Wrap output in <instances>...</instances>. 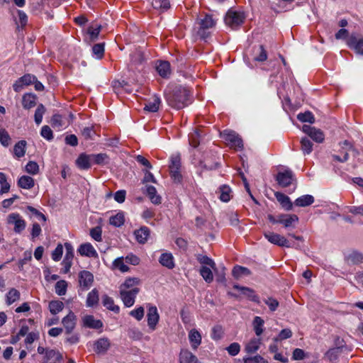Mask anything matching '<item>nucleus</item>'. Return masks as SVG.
I'll use <instances>...</instances> for the list:
<instances>
[{"label":"nucleus","mask_w":363,"mask_h":363,"mask_svg":"<svg viewBox=\"0 0 363 363\" xmlns=\"http://www.w3.org/2000/svg\"><path fill=\"white\" fill-rule=\"evenodd\" d=\"M348 260L354 264H357L363 261V255L358 252H353L348 256Z\"/></svg>","instance_id":"58"},{"label":"nucleus","mask_w":363,"mask_h":363,"mask_svg":"<svg viewBox=\"0 0 363 363\" xmlns=\"http://www.w3.org/2000/svg\"><path fill=\"white\" fill-rule=\"evenodd\" d=\"M94 281L93 274L86 270H83L79 274V282L81 286L84 288H89L91 286Z\"/></svg>","instance_id":"17"},{"label":"nucleus","mask_w":363,"mask_h":363,"mask_svg":"<svg viewBox=\"0 0 363 363\" xmlns=\"http://www.w3.org/2000/svg\"><path fill=\"white\" fill-rule=\"evenodd\" d=\"M131 62L133 64H140L144 60V55L142 51L135 49V51L130 55Z\"/></svg>","instance_id":"52"},{"label":"nucleus","mask_w":363,"mask_h":363,"mask_svg":"<svg viewBox=\"0 0 363 363\" xmlns=\"http://www.w3.org/2000/svg\"><path fill=\"white\" fill-rule=\"evenodd\" d=\"M164 99L167 104L173 108L179 110L187 106L190 91L186 87L180 85L169 86L164 91Z\"/></svg>","instance_id":"1"},{"label":"nucleus","mask_w":363,"mask_h":363,"mask_svg":"<svg viewBox=\"0 0 363 363\" xmlns=\"http://www.w3.org/2000/svg\"><path fill=\"white\" fill-rule=\"evenodd\" d=\"M294 174L289 170H285L284 172H279L277 174L276 180L279 185L282 187H287L292 184L294 179Z\"/></svg>","instance_id":"10"},{"label":"nucleus","mask_w":363,"mask_h":363,"mask_svg":"<svg viewBox=\"0 0 363 363\" xmlns=\"http://www.w3.org/2000/svg\"><path fill=\"white\" fill-rule=\"evenodd\" d=\"M217 159L216 155L213 153L207 152L204 153L203 159L200 161V165L206 170L216 169L220 166Z\"/></svg>","instance_id":"6"},{"label":"nucleus","mask_w":363,"mask_h":363,"mask_svg":"<svg viewBox=\"0 0 363 363\" xmlns=\"http://www.w3.org/2000/svg\"><path fill=\"white\" fill-rule=\"evenodd\" d=\"M264 302L269 306V308L271 311H275L279 304V301L272 297H269L264 299Z\"/></svg>","instance_id":"61"},{"label":"nucleus","mask_w":363,"mask_h":363,"mask_svg":"<svg viewBox=\"0 0 363 363\" xmlns=\"http://www.w3.org/2000/svg\"><path fill=\"white\" fill-rule=\"evenodd\" d=\"M264 238L272 244L279 247H293L289 241L284 236L271 231L264 233Z\"/></svg>","instance_id":"5"},{"label":"nucleus","mask_w":363,"mask_h":363,"mask_svg":"<svg viewBox=\"0 0 363 363\" xmlns=\"http://www.w3.org/2000/svg\"><path fill=\"white\" fill-rule=\"evenodd\" d=\"M253 52L257 54L254 57L255 61L264 62L267 59V53L264 47H258L257 50H255Z\"/></svg>","instance_id":"51"},{"label":"nucleus","mask_w":363,"mask_h":363,"mask_svg":"<svg viewBox=\"0 0 363 363\" xmlns=\"http://www.w3.org/2000/svg\"><path fill=\"white\" fill-rule=\"evenodd\" d=\"M220 199L223 202H228L230 200L231 189L228 186L223 185L219 188Z\"/></svg>","instance_id":"40"},{"label":"nucleus","mask_w":363,"mask_h":363,"mask_svg":"<svg viewBox=\"0 0 363 363\" xmlns=\"http://www.w3.org/2000/svg\"><path fill=\"white\" fill-rule=\"evenodd\" d=\"M232 274L235 279H238L242 274L244 275H250L251 274V272L249 269L241 267V266H235L233 267L232 270Z\"/></svg>","instance_id":"45"},{"label":"nucleus","mask_w":363,"mask_h":363,"mask_svg":"<svg viewBox=\"0 0 363 363\" xmlns=\"http://www.w3.org/2000/svg\"><path fill=\"white\" fill-rule=\"evenodd\" d=\"M200 274L207 283H211L213 280L212 271L207 267H201L200 269Z\"/></svg>","instance_id":"48"},{"label":"nucleus","mask_w":363,"mask_h":363,"mask_svg":"<svg viewBox=\"0 0 363 363\" xmlns=\"http://www.w3.org/2000/svg\"><path fill=\"white\" fill-rule=\"evenodd\" d=\"M34 185L35 181L30 176H21L18 180V186L22 189H30L34 186Z\"/></svg>","instance_id":"27"},{"label":"nucleus","mask_w":363,"mask_h":363,"mask_svg":"<svg viewBox=\"0 0 363 363\" xmlns=\"http://www.w3.org/2000/svg\"><path fill=\"white\" fill-rule=\"evenodd\" d=\"M150 229L146 226H143L134 232L136 240L141 244H144L147 242L150 236Z\"/></svg>","instance_id":"22"},{"label":"nucleus","mask_w":363,"mask_h":363,"mask_svg":"<svg viewBox=\"0 0 363 363\" xmlns=\"http://www.w3.org/2000/svg\"><path fill=\"white\" fill-rule=\"evenodd\" d=\"M76 315L72 311L69 313L62 319V324L65 327L66 333L70 334L76 325Z\"/></svg>","instance_id":"15"},{"label":"nucleus","mask_w":363,"mask_h":363,"mask_svg":"<svg viewBox=\"0 0 363 363\" xmlns=\"http://www.w3.org/2000/svg\"><path fill=\"white\" fill-rule=\"evenodd\" d=\"M67 284L65 280L58 281L55 284V292L59 296L65 295L67 291Z\"/></svg>","instance_id":"54"},{"label":"nucleus","mask_w":363,"mask_h":363,"mask_svg":"<svg viewBox=\"0 0 363 363\" xmlns=\"http://www.w3.org/2000/svg\"><path fill=\"white\" fill-rule=\"evenodd\" d=\"M93 164L105 165L109 162V156L106 153L91 154Z\"/></svg>","instance_id":"30"},{"label":"nucleus","mask_w":363,"mask_h":363,"mask_svg":"<svg viewBox=\"0 0 363 363\" xmlns=\"http://www.w3.org/2000/svg\"><path fill=\"white\" fill-rule=\"evenodd\" d=\"M243 361L245 363H250V362H253L254 363H268V361L260 355H256L253 357H246L243 359Z\"/></svg>","instance_id":"64"},{"label":"nucleus","mask_w":363,"mask_h":363,"mask_svg":"<svg viewBox=\"0 0 363 363\" xmlns=\"http://www.w3.org/2000/svg\"><path fill=\"white\" fill-rule=\"evenodd\" d=\"M147 194L150 199L151 202L154 204L161 203V196L157 194V190L153 186H147L146 188Z\"/></svg>","instance_id":"31"},{"label":"nucleus","mask_w":363,"mask_h":363,"mask_svg":"<svg viewBox=\"0 0 363 363\" xmlns=\"http://www.w3.org/2000/svg\"><path fill=\"white\" fill-rule=\"evenodd\" d=\"M292 336V332L289 328H285L281 330L277 337H274L273 340L274 342L281 341L288 338H290Z\"/></svg>","instance_id":"56"},{"label":"nucleus","mask_w":363,"mask_h":363,"mask_svg":"<svg viewBox=\"0 0 363 363\" xmlns=\"http://www.w3.org/2000/svg\"><path fill=\"white\" fill-rule=\"evenodd\" d=\"M314 202V198L311 195H304L296 199L294 204L300 207H306Z\"/></svg>","instance_id":"33"},{"label":"nucleus","mask_w":363,"mask_h":363,"mask_svg":"<svg viewBox=\"0 0 363 363\" xmlns=\"http://www.w3.org/2000/svg\"><path fill=\"white\" fill-rule=\"evenodd\" d=\"M197 260L202 264H206L211 267L213 269H216V263L214 262V261L206 255H199L197 257Z\"/></svg>","instance_id":"53"},{"label":"nucleus","mask_w":363,"mask_h":363,"mask_svg":"<svg viewBox=\"0 0 363 363\" xmlns=\"http://www.w3.org/2000/svg\"><path fill=\"white\" fill-rule=\"evenodd\" d=\"M78 252L82 256L94 258L98 257L97 252L89 242L82 244L78 249Z\"/></svg>","instance_id":"19"},{"label":"nucleus","mask_w":363,"mask_h":363,"mask_svg":"<svg viewBox=\"0 0 363 363\" xmlns=\"http://www.w3.org/2000/svg\"><path fill=\"white\" fill-rule=\"evenodd\" d=\"M189 340L192 348L196 350L201 342V335L197 330L192 329L189 332Z\"/></svg>","instance_id":"25"},{"label":"nucleus","mask_w":363,"mask_h":363,"mask_svg":"<svg viewBox=\"0 0 363 363\" xmlns=\"http://www.w3.org/2000/svg\"><path fill=\"white\" fill-rule=\"evenodd\" d=\"M179 363H199L196 355L193 354L189 350H181L179 355Z\"/></svg>","instance_id":"18"},{"label":"nucleus","mask_w":363,"mask_h":363,"mask_svg":"<svg viewBox=\"0 0 363 363\" xmlns=\"http://www.w3.org/2000/svg\"><path fill=\"white\" fill-rule=\"evenodd\" d=\"M19 79L20 82H23L24 86H28L31 84H33V82L36 81V77L30 74H24Z\"/></svg>","instance_id":"62"},{"label":"nucleus","mask_w":363,"mask_h":363,"mask_svg":"<svg viewBox=\"0 0 363 363\" xmlns=\"http://www.w3.org/2000/svg\"><path fill=\"white\" fill-rule=\"evenodd\" d=\"M157 71L162 77H168L170 74V65L168 62H162L157 67Z\"/></svg>","instance_id":"38"},{"label":"nucleus","mask_w":363,"mask_h":363,"mask_svg":"<svg viewBox=\"0 0 363 363\" xmlns=\"http://www.w3.org/2000/svg\"><path fill=\"white\" fill-rule=\"evenodd\" d=\"M103 304L108 310H111L115 313L119 312V307L114 305L113 300L107 295H104L102 299Z\"/></svg>","instance_id":"43"},{"label":"nucleus","mask_w":363,"mask_h":363,"mask_svg":"<svg viewBox=\"0 0 363 363\" xmlns=\"http://www.w3.org/2000/svg\"><path fill=\"white\" fill-rule=\"evenodd\" d=\"M347 45H363V36L359 33H352L348 38Z\"/></svg>","instance_id":"41"},{"label":"nucleus","mask_w":363,"mask_h":363,"mask_svg":"<svg viewBox=\"0 0 363 363\" xmlns=\"http://www.w3.org/2000/svg\"><path fill=\"white\" fill-rule=\"evenodd\" d=\"M99 292L97 289H94L88 294L86 298V306L89 307H92L96 305L99 302Z\"/></svg>","instance_id":"39"},{"label":"nucleus","mask_w":363,"mask_h":363,"mask_svg":"<svg viewBox=\"0 0 363 363\" xmlns=\"http://www.w3.org/2000/svg\"><path fill=\"white\" fill-rule=\"evenodd\" d=\"M19 298L20 292L17 289L12 288L6 294V303L8 305H11L16 301L18 300Z\"/></svg>","instance_id":"46"},{"label":"nucleus","mask_w":363,"mask_h":363,"mask_svg":"<svg viewBox=\"0 0 363 363\" xmlns=\"http://www.w3.org/2000/svg\"><path fill=\"white\" fill-rule=\"evenodd\" d=\"M259 347V340H251L245 347V351L247 353L255 352Z\"/></svg>","instance_id":"60"},{"label":"nucleus","mask_w":363,"mask_h":363,"mask_svg":"<svg viewBox=\"0 0 363 363\" xmlns=\"http://www.w3.org/2000/svg\"><path fill=\"white\" fill-rule=\"evenodd\" d=\"M82 135L84 140H94L96 135V131L94 126L85 127L82 130Z\"/></svg>","instance_id":"42"},{"label":"nucleus","mask_w":363,"mask_h":363,"mask_svg":"<svg viewBox=\"0 0 363 363\" xmlns=\"http://www.w3.org/2000/svg\"><path fill=\"white\" fill-rule=\"evenodd\" d=\"M278 221L286 228H294L298 222V217L295 214H280L279 215Z\"/></svg>","instance_id":"12"},{"label":"nucleus","mask_w":363,"mask_h":363,"mask_svg":"<svg viewBox=\"0 0 363 363\" xmlns=\"http://www.w3.org/2000/svg\"><path fill=\"white\" fill-rule=\"evenodd\" d=\"M110 346V340L107 337L99 338L94 343V351L96 354H105Z\"/></svg>","instance_id":"14"},{"label":"nucleus","mask_w":363,"mask_h":363,"mask_svg":"<svg viewBox=\"0 0 363 363\" xmlns=\"http://www.w3.org/2000/svg\"><path fill=\"white\" fill-rule=\"evenodd\" d=\"M147 325L149 328L154 330L156 328L157 324L158 323L160 315L157 312V308L156 306H150L148 308L147 314Z\"/></svg>","instance_id":"13"},{"label":"nucleus","mask_w":363,"mask_h":363,"mask_svg":"<svg viewBox=\"0 0 363 363\" xmlns=\"http://www.w3.org/2000/svg\"><path fill=\"white\" fill-rule=\"evenodd\" d=\"M125 223V216L123 212H118L115 216L110 217L109 223L114 227H121Z\"/></svg>","instance_id":"34"},{"label":"nucleus","mask_w":363,"mask_h":363,"mask_svg":"<svg viewBox=\"0 0 363 363\" xmlns=\"http://www.w3.org/2000/svg\"><path fill=\"white\" fill-rule=\"evenodd\" d=\"M302 130L317 143H322L325 139L323 131L320 129H316L315 127H312L308 125H303Z\"/></svg>","instance_id":"9"},{"label":"nucleus","mask_w":363,"mask_h":363,"mask_svg":"<svg viewBox=\"0 0 363 363\" xmlns=\"http://www.w3.org/2000/svg\"><path fill=\"white\" fill-rule=\"evenodd\" d=\"M36 96L33 94H26L23 96L22 105L25 109H30L36 105Z\"/></svg>","instance_id":"28"},{"label":"nucleus","mask_w":363,"mask_h":363,"mask_svg":"<svg viewBox=\"0 0 363 363\" xmlns=\"http://www.w3.org/2000/svg\"><path fill=\"white\" fill-rule=\"evenodd\" d=\"M313 145V143L308 138H303L301 140V149L305 155H308L312 152Z\"/></svg>","instance_id":"44"},{"label":"nucleus","mask_w":363,"mask_h":363,"mask_svg":"<svg viewBox=\"0 0 363 363\" xmlns=\"http://www.w3.org/2000/svg\"><path fill=\"white\" fill-rule=\"evenodd\" d=\"M26 171L30 174H36L39 172V166L37 162L30 161L26 166Z\"/></svg>","instance_id":"59"},{"label":"nucleus","mask_w":363,"mask_h":363,"mask_svg":"<svg viewBox=\"0 0 363 363\" xmlns=\"http://www.w3.org/2000/svg\"><path fill=\"white\" fill-rule=\"evenodd\" d=\"M26 140H20L18 141L13 147V152L16 157L20 158L25 155L26 153Z\"/></svg>","instance_id":"36"},{"label":"nucleus","mask_w":363,"mask_h":363,"mask_svg":"<svg viewBox=\"0 0 363 363\" xmlns=\"http://www.w3.org/2000/svg\"><path fill=\"white\" fill-rule=\"evenodd\" d=\"M52 359H55L57 362H60L62 360L63 357L59 351L47 348L44 356L45 363H47L48 361Z\"/></svg>","instance_id":"26"},{"label":"nucleus","mask_w":363,"mask_h":363,"mask_svg":"<svg viewBox=\"0 0 363 363\" xmlns=\"http://www.w3.org/2000/svg\"><path fill=\"white\" fill-rule=\"evenodd\" d=\"M64 308L63 302L60 301H52L49 303V309L52 314H57L61 311H62Z\"/></svg>","instance_id":"47"},{"label":"nucleus","mask_w":363,"mask_h":363,"mask_svg":"<svg viewBox=\"0 0 363 363\" xmlns=\"http://www.w3.org/2000/svg\"><path fill=\"white\" fill-rule=\"evenodd\" d=\"M113 266L122 272H126L129 267L124 263L123 257H118L113 262Z\"/></svg>","instance_id":"57"},{"label":"nucleus","mask_w":363,"mask_h":363,"mask_svg":"<svg viewBox=\"0 0 363 363\" xmlns=\"http://www.w3.org/2000/svg\"><path fill=\"white\" fill-rule=\"evenodd\" d=\"M40 135L48 140H51L53 138V133L48 125H43L41 129Z\"/></svg>","instance_id":"63"},{"label":"nucleus","mask_w":363,"mask_h":363,"mask_svg":"<svg viewBox=\"0 0 363 363\" xmlns=\"http://www.w3.org/2000/svg\"><path fill=\"white\" fill-rule=\"evenodd\" d=\"M91 163V155H86V153H81L76 160V164L81 169H89Z\"/></svg>","instance_id":"20"},{"label":"nucleus","mask_w":363,"mask_h":363,"mask_svg":"<svg viewBox=\"0 0 363 363\" xmlns=\"http://www.w3.org/2000/svg\"><path fill=\"white\" fill-rule=\"evenodd\" d=\"M152 6L155 9L164 12L170 8V3L169 0H152Z\"/></svg>","instance_id":"35"},{"label":"nucleus","mask_w":363,"mask_h":363,"mask_svg":"<svg viewBox=\"0 0 363 363\" xmlns=\"http://www.w3.org/2000/svg\"><path fill=\"white\" fill-rule=\"evenodd\" d=\"M161 100L159 96L155 95L152 99H150L145 104L144 110L149 112H157L159 109Z\"/></svg>","instance_id":"23"},{"label":"nucleus","mask_w":363,"mask_h":363,"mask_svg":"<svg viewBox=\"0 0 363 363\" xmlns=\"http://www.w3.org/2000/svg\"><path fill=\"white\" fill-rule=\"evenodd\" d=\"M264 320L259 316H255L252 325L257 336H260L263 333Z\"/></svg>","instance_id":"37"},{"label":"nucleus","mask_w":363,"mask_h":363,"mask_svg":"<svg viewBox=\"0 0 363 363\" xmlns=\"http://www.w3.org/2000/svg\"><path fill=\"white\" fill-rule=\"evenodd\" d=\"M103 28V26L99 23H91L86 29L85 38L91 42H94L99 36L104 35L102 33Z\"/></svg>","instance_id":"7"},{"label":"nucleus","mask_w":363,"mask_h":363,"mask_svg":"<svg viewBox=\"0 0 363 363\" xmlns=\"http://www.w3.org/2000/svg\"><path fill=\"white\" fill-rule=\"evenodd\" d=\"M233 289L240 291L242 294L246 296L250 301L257 303H259V298L252 289L245 286H240L238 284H234Z\"/></svg>","instance_id":"16"},{"label":"nucleus","mask_w":363,"mask_h":363,"mask_svg":"<svg viewBox=\"0 0 363 363\" xmlns=\"http://www.w3.org/2000/svg\"><path fill=\"white\" fill-rule=\"evenodd\" d=\"M274 196L284 209L286 211H291L292 209L293 203L288 196L279 191L275 192Z\"/></svg>","instance_id":"21"},{"label":"nucleus","mask_w":363,"mask_h":363,"mask_svg":"<svg viewBox=\"0 0 363 363\" xmlns=\"http://www.w3.org/2000/svg\"><path fill=\"white\" fill-rule=\"evenodd\" d=\"M0 143L4 147H8L11 143V137L4 128L0 129Z\"/></svg>","instance_id":"55"},{"label":"nucleus","mask_w":363,"mask_h":363,"mask_svg":"<svg viewBox=\"0 0 363 363\" xmlns=\"http://www.w3.org/2000/svg\"><path fill=\"white\" fill-rule=\"evenodd\" d=\"M245 19V15L244 12L230 9L225 16L224 22L232 30H237L244 23Z\"/></svg>","instance_id":"2"},{"label":"nucleus","mask_w":363,"mask_h":363,"mask_svg":"<svg viewBox=\"0 0 363 363\" xmlns=\"http://www.w3.org/2000/svg\"><path fill=\"white\" fill-rule=\"evenodd\" d=\"M140 289L135 287L130 290H120L121 298L126 307L132 306L135 303V298L139 293Z\"/></svg>","instance_id":"8"},{"label":"nucleus","mask_w":363,"mask_h":363,"mask_svg":"<svg viewBox=\"0 0 363 363\" xmlns=\"http://www.w3.org/2000/svg\"><path fill=\"white\" fill-rule=\"evenodd\" d=\"M221 137L230 147L237 150L242 149V140L235 131L225 130L221 133Z\"/></svg>","instance_id":"4"},{"label":"nucleus","mask_w":363,"mask_h":363,"mask_svg":"<svg viewBox=\"0 0 363 363\" xmlns=\"http://www.w3.org/2000/svg\"><path fill=\"white\" fill-rule=\"evenodd\" d=\"M45 106L40 104L38 106L34 115L35 122L37 125L41 123L44 113H45Z\"/></svg>","instance_id":"49"},{"label":"nucleus","mask_w":363,"mask_h":363,"mask_svg":"<svg viewBox=\"0 0 363 363\" xmlns=\"http://www.w3.org/2000/svg\"><path fill=\"white\" fill-rule=\"evenodd\" d=\"M159 262L162 266L169 269H173L175 266L174 258L171 253H162L159 259Z\"/></svg>","instance_id":"29"},{"label":"nucleus","mask_w":363,"mask_h":363,"mask_svg":"<svg viewBox=\"0 0 363 363\" xmlns=\"http://www.w3.org/2000/svg\"><path fill=\"white\" fill-rule=\"evenodd\" d=\"M84 326L94 328L100 329L103 327V323L100 320H96L93 315H88L84 316L83 319Z\"/></svg>","instance_id":"24"},{"label":"nucleus","mask_w":363,"mask_h":363,"mask_svg":"<svg viewBox=\"0 0 363 363\" xmlns=\"http://www.w3.org/2000/svg\"><path fill=\"white\" fill-rule=\"evenodd\" d=\"M197 24L198 35L201 38L206 40L209 35L208 30L215 26L216 21L213 18L211 15L206 14L203 17L201 16L198 19Z\"/></svg>","instance_id":"3"},{"label":"nucleus","mask_w":363,"mask_h":363,"mask_svg":"<svg viewBox=\"0 0 363 363\" xmlns=\"http://www.w3.org/2000/svg\"><path fill=\"white\" fill-rule=\"evenodd\" d=\"M8 223L14 225V231L21 233L26 228V222L18 213H11L8 216Z\"/></svg>","instance_id":"11"},{"label":"nucleus","mask_w":363,"mask_h":363,"mask_svg":"<svg viewBox=\"0 0 363 363\" xmlns=\"http://www.w3.org/2000/svg\"><path fill=\"white\" fill-rule=\"evenodd\" d=\"M297 119L301 122H308L310 123H313L315 122L314 116L311 111L298 113L297 115Z\"/></svg>","instance_id":"50"},{"label":"nucleus","mask_w":363,"mask_h":363,"mask_svg":"<svg viewBox=\"0 0 363 363\" xmlns=\"http://www.w3.org/2000/svg\"><path fill=\"white\" fill-rule=\"evenodd\" d=\"M140 284V279L137 277H129L125 280V281L120 286V290H130Z\"/></svg>","instance_id":"32"}]
</instances>
